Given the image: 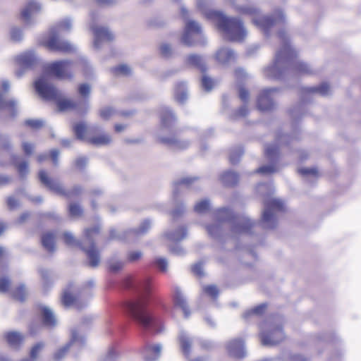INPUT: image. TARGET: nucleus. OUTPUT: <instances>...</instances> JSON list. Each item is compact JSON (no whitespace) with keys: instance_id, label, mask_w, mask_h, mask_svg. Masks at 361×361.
<instances>
[{"instance_id":"nucleus-1","label":"nucleus","mask_w":361,"mask_h":361,"mask_svg":"<svg viewBox=\"0 0 361 361\" xmlns=\"http://www.w3.org/2000/svg\"><path fill=\"white\" fill-rule=\"evenodd\" d=\"M121 286L126 290H132L137 295L136 298L124 302L123 306L126 314L144 328L152 325L155 318L148 310L153 290L152 279L137 281L133 276L128 275L121 281Z\"/></svg>"},{"instance_id":"nucleus-2","label":"nucleus","mask_w":361,"mask_h":361,"mask_svg":"<svg viewBox=\"0 0 361 361\" xmlns=\"http://www.w3.org/2000/svg\"><path fill=\"white\" fill-rule=\"evenodd\" d=\"M279 37L282 46L276 53L273 63L264 69L265 76L269 79H279L289 67L297 74H310L312 71L307 64L294 61L297 52L291 47L286 32H279Z\"/></svg>"},{"instance_id":"nucleus-3","label":"nucleus","mask_w":361,"mask_h":361,"mask_svg":"<svg viewBox=\"0 0 361 361\" xmlns=\"http://www.w3.org/2000/svg\"><path fill=\"white\" fill-rule=\"evenodd\" d=\"M206 16L230 41H242L245 37L246 31L240 19L227 17L216 11H209Z\"/></svg>"},{"instance_id":"nucleus-4","label":"nucleus","mask_w":361,"mask_h":361,"mask_svg":"<svg viewBox=\"0 0 361 361\" xmlns=\"http://www.w3.org/2000/svg\"><path fill=\"white\" fill-rule=\"evenodd\" d=\"M35 89L43 99L56 102L59 111L77 109V103L71 99L63 98L61 91L49 84L44 77L39 78L35 82Z\"/></svg>"},{"instance_id":"nucleus-5","label":"nucleus","mask_w":361,"mask_h":361,"mask_svg":"<svg viewBox=\"0 0 361 361\" xmlns=\"http://www.w3.org/2000/svg\"><path fill=\"white\" fill-rule=\"evenodd\" d=\"M100 232L101 227L98 224L85 228L83 231L84 241L89 243L90 245L87 247L82 243H78L89 260V265L92 267H97L100 262L99 250L94 242V239L100 234Z\"/></svg>"},{"instance_id":"nucleus-6","label":"nucleus","mask_w":361,"mask_h":361,"mask_svg":"<svg viewBox=\"0 0 361 361\" xmlns=\"http://www.w3.org/2000/svg\"><path fill=\"white\" fill-rule=\"evenodd\" d=\"M218 217L220 222L229 221L231 223V231L235 234L250 233L255 223L245 217H238L234 215L228 208L218 209Z\"/></svg>"},{"instance_id":"nucleus-7","label":"nucleus","mask_w":361,"mask_h":361,"mask_svg":"<svg viewBox=\"0 0 361 361\" xmlns=\"http://www.w3.org/2000/svg\"><path fill=\"white\" fill-rule=\"evenodd\" d=\"M264 211L262 216V221L267 224L269 228H274L276 226L275 214L277 212H284L283 202L277 199H269L264 202Z\"/></svg>"},{"instance_id":"nucleus-8","label":"nucleus","mask_w":361,"mask_h":361,"mask_svg":"<svg viewBox=\"0 0 361 361\" xmlns=\"http://www.w3.org/2000/svg\"><path fill=\"white\" fill-rule=\"evenodd\" d=\"M45 71L59 79L71 80L73 77V62L69 60H60L48 63Z\"/></svg>"},{"instance_id":"nucleus-9","label":"nucleus","mask_w":361,"mask_h":361,"mask_svg":"<svg viewBox=\"0 0 361 361\" xmlns=\"http://www.w3.org/2000/svg\"><path fill=\"white\" fill-rule=\"evenodd\" d=\"M277 91L276 88L263 90L257 97V109L261 111H268L274 109V93Z\"/></svg>"},{"instance_id":"nucleus-10","label":"nucleus","mask_w":361,"mask_h":361,"mask_svg":"<svg viewBox=\"0 0 361 361\" xmlns=\"http://www.w3.org/2000/svg\"><path fill=\"white\" fill-rule=\"evenodd\" d=\"M44 45L52 51L71 53L74 51L73 47L69 42L61 40L56 35L51 36Z\"/></svg>"},{"instance_id":"nucleus-11","label":"nucleus","mask_w":361,"mask_h":361,"mask_svg":"<svg viewBox=\"0 0 361 361\" xmlns=\"http://www.w3.org/2000/svg\"><path fill=\"white\" fill-rule=\"evenodd\" d=\"M196 37H201V27L195 21L188 22L181 39L182 42L187 46H192L195 44Z\"/></svg>"},{"instance_id":"nucleus-12","label":"nucleus","mask_w":361,"mask_h":361,"mask_svg":"<svg viewBox=\"0 0 361 361\" xmlns=\"http://www.w3.org/2000/svg\"><path fill=\"white\" fill-rule=\"evenodd\" d=\"M39 178L40 182L47 188H49L50 190L53 191L54 192L56 193L57 195H62V196H68V193L66 191V190L62 187V185L54 180L53 178H50L46 171H40L39 172Z\"/></svg>"},{"instance_id":"nucleus-13","label":"nucleus","mask_w":361,"mask_h":361,"mask_svg":"<svg viewBox=\"0 0 361 361\" xmlns=\"http://www.w3.org/2000/svg\"><path fill=\"white\" fill-rule=\"evenodd\" d=\"M285 338L281 327H276L270 331L269 334H262L261 341L263 345H274Z\"/></svg>"},{"instance_id":"nucleus-14","label":"nucleus","mask_w":361,"mask_h":361,"mask_svg":"<svg viewBox=\"0 0 361 361\" xmlns=\"http://www.w3.org/2000/svg\"><path fill=\"white\" fill-rule=\"evenodd\" d=\"M94 36V44L98 46L102 42H111L114 39V35L106 27L94 25L91 27Z\"/></svg>"},{"instance_id":"nucleus-15","label":"nucleus","mask_w":361,"mask_h":361,"mask_svg":"<svg viewBox=\"0 0 361 361\" xmlns=\"http://www.w3.org/2000/svg\"><path fill=\"white\" fill-rule=\"evenodd\" d=\"M228 349L233 357L242 358L245 355L244 341L241 338H235L229 342Z\"/></svg>"},{"instance_id":"nucleus-16","label":"nucleus","mask_w":361,"mask_h":361,"mask_svg":"<svg viewBox=\"0 0 361 361\" xmlns=\"http://www.w3.org/2000/svg\"><path fill=\"white\" fill-rule=\"evenodd\" d=\"M173 302L174 307L181 309L185 317L190 314V309L188 303L178 288H175L173 291Z\"/></svg>"},{"instance_id":"nucleus-17","label":"nucleus","mask_w":361,"mask_h":361,"mask_svg":"<svg viewBox=\"0 0 361 361\" xmlns=\"http://www.w3.org/2000/svg\"><path fill=\"white\" fill-rule=\"evenodd\" d=\"M178 341L182 353L186 358H189L192 353V338L184 332H181L178 337Z\"/></svg>"},{"instance_id":"nucleus-18","label":"nucleus","mask_w":361,"mask_h":361,"mask_svg":"<svg viewBox=\"0 0 361 361\" xmlns=\"http://www.w3.org/2000/svg\"><path fill=\"white\" fill-rule=\"evenodd\" d=\"M253 23L259 27L265 34L276 24V20L271 16H260L252 20Z\"/></svg>"},{"instance_id":"nucleus-19","label":"nucleus","mask_w":361,"mask_h":361,"mask_svg":"<svg viewBox=\"0 0 361 361\" xmlns=\"http://www.w3.org/2000/svg\"><path fill=\"white\" fill-rule=\"evenodd\" d=\"M161 353L159 345H146L142 350V354L145 361H155Z\"/></svg>"},{"instance_id":"nucleus-20","label":"nucleus","mask_w":361,"mask_h":361,"mask_svg":"<svg viewBox=\"0 0 361 361\" xmlns=\"http://www.w3.org/2000/svg\"><path fill=\"white\" fill-rule=\"evenodd\" d=\"M4 337L10 347L16 349L20 348L24 340V336L17 331L6 332Z\"/></svg>"},{"instance_id":"nucleus-21","label":"nucleus","mask_w":361,"mask_h":361,"mask_svg":"<svg viewBox=\"0 0 361 361\" xmlns=\"http://www.w3.org/2000/svg\"><path fill=\"white\" fill-rule=\"evenodd\" d=\"M161 126L163 128H170L174 126L176 122V117L172 111L164 109L159 114Z\"/></svg>"},{"instance_id":"nucleus-22","label":"nucleus","mask_w":361,"mask_h":361,"mask_svg":"<svg viewBox=\"0 0 361 361\" xmlns=\"http://www.w3.org/2000/svg\"><path fill=\"white\" fill-rule=\"evenodd\" d=\"M87 142L94 146H104L111 142V137L107 133H100L92 135Z\"/></svg>"},{"instance_id":"nucleus-23","label":"nucleus","mask_w":361,"mask_h":361,"mask_svg":"<svg viewBox=\"0 0 361 361\" xmlns=\"http://www.w3.org/2000/svg\"><path fill=\"white\" fill-rule=\"evenodd\" d=\"M39 310L43 325L48 327H54L56 324V320L51 310L46 307H42Z\"/></svg>"},{"instance_id":"nucleus-24","label":"nucleus","mask_w":361,"mask_h":361,"mask_svg":"<svg viewBox=\"0 0 361 361\" xmlns=\"http://www.w3.org/2000/svg\"><path fill=\"white\" fill-rule=\"evenodd\" d=\"M56 235L53 232L44 233L41 237L42 246L49 252H53L55 249Z\"/></svg>"},{"instance_id":"nucleus-25","label":"nucleus","mask_w":361,"mask_h":361,"mask_svg":"<svg viewBox=\"0 0 361 361\" xmlns=\"http://www.w3.org/2000/svg\"><path fill=\"white\" fill-rule=\"evenodd\" d=\"M186 62L188 66L198 68L202 73L206 72L207 68L200 56L191 54L187 57Z\"/></svg>"},{"instance_id":"nucleus-26","label":"nucleus","mask_w":361,"mask_h":361,"mask_svg":"<svg viewBox=\"0 0 361 361\" xmlns=\"http://www.w3.org/2000/svg\"><path fill=\"white\" fill-rule=\"evenodd\" d=\"M18 63L25 68L33 66L36 62V58L32 52H26L17 57Z\"/></svg>"},{"instance_id":"nucleus-27","label":"nucleus","mask_w":361,"mask_h":361,"mask_svg":"<svg viewBox=\"0 0 361 361\" xmlns=\"http://www.w3.org/2000/svg\"><path fill=\"white\" fill-rule=\"evenodd\" d=\"M221 180L226 186L231 187L237 184L239 176L233 171H226L221 175Z\"/></svg>"},{"instance_id":"nucleus-28","label":"nucleus","mask_w":361,"mask_h":361,"mask_svg":"<svg viewBox=\"0 0 361 361\" xmlns=\"http://www.w3.org/2000/svg\"><path fill=\"white\" fill-rule=\"evenodd\" d=\"M61 301L62 305L66 307L71 306L78 305V298L74 295L68 290H66L63 292Z\"/></svg>"},{"instance_id":"nucleus-29","label":"nucleus","mask_w":361,"mask_h":361,"mask_svg":"<svg viewBox=\"0 0 361 361\" xmlns=\"http://www.w3.org/2000/svg\"><path fill=\"white\" fill-rule=\"evenodd\" d=\"M39 6L35 2H30L22 11L20 17L24 21H29L32 13L39 11Z\"/></svg>"},{"instance_id":"nucleus-30","label":"nucleus","mask_w":361,"mask_h":361,"mask_svg":"<svg viewBox=\"0 0 361 361\" xmlns=\"http://www.w3.org/2000/svg\"><path fill=\"white\" fill-rule=\"evenodd\" d=\"M175 99L181 104L187 99V89L184 82H178L176 85Z\"/></svg>"},{"instance_id":"nucleus-31","label":"nucleus","mask_w":361,"mask_h":361,"mask_svg":"<svg viewBox=\"0 0 361 361\" xmlns=\"http://www.w3.org/2000/svg\"><path fill=\"white\" fill-rule=\"evenodd\" d=\"M264 156L271 161H276L279 157V147L277 145H268L264 150Z\"/></svg>"},{"instance_id":"nucleus-32","label":"nucleus","mask_w":361,"mask_h":361,"mask_svg":"<svg viewBox=\"0 0 361 361\" xmlns=\"http://www.w3.org/2000/svg\"><path fill=\"white\" fill-rule=\"evenodd\" d=\"M216 56L219 61L226 63L234 59V53L229 49L221 48L217 51Z\"/></svg>"},{"instance_id":"nucleus-33","label":"nucleus","mask_w":361,"mask_h":361,"mask_svg":"<svg viewBox=\"0 0 361 361\" xmlns=\"http://www.w3.org/2000/svg\"><path fill=\"white\" fill-rule=\"evenodd\" d=\"M267 305L265 304L257 305L252 309L245 311L243 313V317L244 319H249L250 317L254 315L261 316L264 314Z\"/></svg>"},{"instance_id":"nucleus-34","label":"nucleus","mask_w":361,"mask_h":361,"mask_svg":"<svg viewBox=\"0 0 361 361\" xmlns=\"http://www.w3.org/2000/svg\"><path fill=\"white\" fill-rule=\"evenodd\" d=\"M305 91L308 93H319L322 95H326L329 92V85L327 83H322L317 87H307Z\"/></svg>"},{"instance_id":"nucleus-35","label":"nucleus","mask_w":361,"mask_h":361,"mask_svg":"<svg viewBox=\"0 0 361 361\" xmlns=\"http://www.w3.org/2000/svg\"><path fill=\"white\" fill-rule=\"evenodd\" d=\"M73 131L79 140H84L87 133V126L84 123H78L73 126Z\"/></svg>"},{"instance_id":"nucleus-36","label":"nucleus","mask_w":361,"mask_h":361,"mask_svg":"<svg viewBox=\"0 0 361 361\" xmlns=\"http://www.w3.org/2000/svg\"><path fill=\"white\" fill-rule=\"evenodd\" d=\"M111 71L113 74L115 76H120V75H129L130 74V68L125 64H121L119 66H117L116 67H114L111 69Z\"/></svg>"},{"instance_id":"nucleus-37","label":"nucleus","mask_w":361,"mask_h":361,"mask_svg":"<svg viewBox=\"0 0 361 361\" xmlns=\"http://www.w3.org/2000/svg\"><path fill=\"white\" fill-rule=\"evenodd\" d=\"M26 289L23 285L18 286L12 293V296L15 300L23 302L26 298Z\"/></svg>"},{"instance_id":"nucleus-38","label":"nucleus","mask_w":361,"mask_h":361,"mask_svg":"<svg viewBox=\"0 0 361 361\" xmlns=\"http://www.w3.org/2000/svg\"><path fill=\"white\" fill-rule=\"evenodd\" d=\"M71 347V343H68L66 345L58 349L53 355V359L55 361H60L68 354Z\"/></svg>"},{"instance_id":"nucleus-39","label":"nucleus","mask_w":361,"mask_h":361,"mask_svg":"<svg viewBox=\"0 0 361 361\" xmlns=\"http://www.w3.org/2000/svg\"><path fill=\"white\" fill-rule=\"evenodd\" d=\"M44 344L42 342H39V343H37L36 344H35L31 348L30 351V359L32 360H36L38 357L40 352L44 348Z\"/></svg>"},{"instance_id":"nucleus-40","label":"nucleus","mask_w":361,"mask_h":361,"mask_svg":"<svg viewBox=\"0 0 361 361\" xmlns=\"http://www.w3.org/2000/svg\"><path fill=\"white\" fill-rule=\"evenodd\" d=\"M160 142L169 146L176 147L180 149L181 147L180 142L175 137H164L160 138Z\"/></svg>"},{"instance_id":"nucleus-41","label":"nucleus","mask_w":361,"mask_h":361,"mask_svg":"<svg viewBox=\"0 0 361 361\" xmlns=\"http://www.w3.org/2000/svg\"><path fill=\"white\" fill-rule=\"evenodd\" d=\"M210 208V204L208 200H204L197 202L195 206V211L197 213L202 214L207 212Z\"/></svg>"},{"instance_id":"nucleus-42","label":"nucleus","mask_w":361,"mask_h":361,"mask_svg":"<svg viewBox=\"0 0 361 361\" xmlns=\"http://www.w3.org/2000/svg\"><path fill=\"white\" fill-rule=\"evenodd\" d=\"M277 171L276 167L275 165H268V166H263L259 168H258L256 170L257 173L264 174V175H269L275 173Z\"/></svg>"},{"instance_id":"nucleus-43","label":"nucleus","mask_w":361,"mask_h":361,"mask_svg":"<svg viewBox=\"0 0 361 361\" xmlns=\"http://www.w3.org/2000/svg\"><path fill=\"white\" fill-rule=\"evenodd\" d=\"M203 291L207 295L211 296L213 298H216L219 294V290L216 286L209 285L206 286L203 288Z\"/></svg>"},{"instance_id":"nucleus-44","label":"nucleus","mask_w":361,"mask_h":361,"mask_svg":"<svg viewBox=\"0 0 361 361\" xmlns=\"http://www.w3.org/2000/svg\"><path fill=\"white\" fill-rule=\"evenodd\" d=\"M6 108L14 111L16 109V102L13 100L4 101L3 95L0 94V109Z\"/></svg>"},{"instance_id":"nucleus-45","label":"nucleus","mask_w":361,"mask_h":361,"mask_svg":"<svg viewBox=\"0 0 361 361\" xmlns=\"http://www.w3.org/2000/svg\"><path fill=\"white\" fill-rule=\"evenodd\" d=\"M214 85V81L207 75H203L202 78V86L207 90L209 91L212 89Z\"/></svg>"},{"instance_id":"nucleus-46","label":"nucleus","mask_w":361,"mask_h":361,"mask_svg":"<svg viewBox=\"0 0 361 361\" xmlns=\"http://www.w3.org/2000/svg\"><path fill=\"white\" fill-rule=\"evenodd\" d=\"M69 213L73 216H80L82 214V209L78 204L72 203L69 206Z\"/></svg>"},{"instance_id":"nucleus-47","label":"nucleus","mask_w":361,"mask_h":361,"mask_svg":"<svg viewBox=\"0 0 361 361\" xmlns=\"http://www.w3.org/2000/svg\"><path fill=\"white\" fill-rule=\"evenodd\" d=\"M17 171L19 173V175L24 178L28 173V164L27 161H23L19 163L17 166Z\"/></svg>"},{"instance_id":"nucleus-48","label":"nucleus","mask_w":361,"mask_h":361,"mask_svg":"<svg viewBox=\"0 0 361 361\" xmlns=\"http://www.w3.org/2000/svg\"><path fill=\"white\" fill-rule=\"evenodd\" d=\"M78 91L82 97L87 98L90 93V86L87 83L80 84L78 86Z\"/></svg>"},{"instance_id":"nucleus-49","label":"nucleus","mask_w":361,"mask_h":361,"mask_svg":"<svg viewBox=\"0 0 361 361\" xmlns=\"http://www.w3.org/2000/svg\"><path fill=\"white\" fill-rule=\"evenodd\" d=\"M123 267V263L120 261H110L109 262V270L111 272L116 273Z\"/></svg>"},{"instance_id":"nucleus-50","label":"nucleus","mask_w":361,"mask_h":361,"mask_svg":"<svg viewBox=\"0 0 361 361\" xmlns=\"http://www.w3.org/2000/svg\"><path fill=\"white\" fill-rule=\"evenodd\" d=\"M142 254L140 251H131L128 252L126 260L128 262H134L141 259Z\"/></svg>"},{"instance_id":"nucleus-51","label":"nucleus","mask_w":361,"mask_h":361,"mask_svg":"<svg viewBox=\"0 0 361 361\" xmlns=\"http://www.w3.org/2000/svg\"><path fill=\"white\" fill-rule=\"evenodd\" d=\"M25 125L32 129H39L43 126V122L39 120L28 119L25 121Z\"/></svg>"},{"instance_id":"nucleus-52","label":"nucleus","mask_w":361,"mask_h":361,"mask_svg":"<svg viewBox=\"0 0 361 361\" xmlns=\"http://www.w3.org/2000/svg\"><path fill=\"white\" fill-rule=\"evenodd\" d=\"M11 286V281L7 277H2L0 279V292L6 293L9 290Z\"/></svg>"},{"instance_id":"nucleus-53","label":"nucleus","mask_w":361,"mask_h":361,"mask_svg":"<svg viewBox=\"0 0 361 361\" xmlns=\"http://www.w3.org/2000/svg\"><path fill=\"white\" fill-rule=\"evenodd\" d=\"M187 235V228L185 226L180 227L175 233L173 234V238L176 240H183Z\"/></svg>"},{"instance_id":"nucleus-54","label":"nucleus","mask_w":361,"mask_h":361,"mask_svg":"<svg viewBox=\"0 0 361 361\" xmlns=\"http://www.w3.org/2000/svg\"><path fill=\"white\" fill-rule=\"evenodd\" d=\"M298 172L303 176H318L319 172L316 168H302L298 170Z\"/></svg>"},{"instance_id":"nucleus-55","label":"nucleus","mask_w":361,"mask_h":361,"mask_svg":"<svg viewBox=\"0 0 361 361\" xmlns=\"http://www.w3.org/2000/svg\"><path fill=\"white\" fill-rule=\"evenodd\" d=\"M160 54L164 58H168L172 54V49L168 44H163L160 47Z\"/></svg>"},{"instance_id":"nucleus-56","label":"nucleus","mask_w":361,"mask_h":361,"mask_svg":"<svg viewBox=\"0 0 361 361\" xmlns=\"http://www.w3.org/2000/svg\"><path fill=\"white\" fill-rule=\"evenodd\" d=\"M243 154V149H239L238 152H233L229 155V161L232 164H235L240 160V157Z\"/></svg>"},{"instance_id":"nucleus-57","label":"nucleus","mask_w":361,"mask_h":361,"mask_svg":"<svg viewBox=\"0 0 361 361\" xmlns=\"http://www.w3.org/2000/svg\"><path fill=\"white\" fill-rule=\"evenodd\" d=\"M114 114V111L110 107L104 108L100 110L99 116L104 120H108Z\"/></svg>"},{"instance_id":"nucleus-58","label":"nucleus","mask_w":361,"mask_h":361,"mask_svg":"<svg viewBox=\"0 0 361 361\" xmlns=\"http://www.w3.org/2000/svg\"><path fill=\"white\" fill-rule=\"evenodd\" d=\"M154 264L159 267L160 271L165 272L167 270V262L164 258H157L154 261Z\"/></svg>"},{"instance_id":"nucleus-59","label":"nucleus","mask_w":361,"mask_h":361,"mask_svg":"<svg viewBox=\"0 0 361 361\" xmlns=\"http://www.w3.org/2000/svg\"><path fill=\"white\" fill-rule=\"evenodd\" d=\"M64 243L68 245H73L76 244L75 238L69 233H64L63 235Z\"/></svg>"},{"instance_id":"nucleus-60","label":"nucleus","mask_w":361,"mask_h":361,"mask_svg":"<svg viewBox=\"0 0 361 361\" xmlns=\"http://www.w3.org/2000/svg\"><path fill=\"white\" fill-rule=\"evenodd\" d=\"M192 271L197 276L202 277L203 276L202 264L201 263L194 264L192 267Z\"/></svg>"},{"instance_id":"nucleus-61","label":"nucleus","mask_w":361,"mask_h":361,"mask_svg":"<svg viewBox=\"0 0 361 361\" xmlns=\"http://www.w3.org/2000/svg\"><path fill=\"white\" fill-rule=\"evenodd\" d=\"M6 204L8 209L13 210L18 206V201L15 197L10 196L6 200Z\"/></svg>"},{"instance_id":"nucleus-62","label":"nucleus","mask_w":361,"mask_h":361,"mask_svg":"<svg viewBox=\"0 0 361 361\" xmlns=\"http://www.w3.org/2000/svg\"><path fill=\"white\" fill-rule=\"evenodd\" d=\"M22 147L26 155L32 154L34 149V146L32 144L29 142H23Z\"/></svg>"},{"instance_id":"nucleus-63","label":"nucleus","mask_w":361,"mask_h":361,"mask_svg":"<svg viewBox=\"0 0 361 361\" xmlns=\"http://www.w3.org/2000/svg\"><path fill=\"white\" fill-rule=\"evenodd\" d=\"M240 12L243 14L254 15L257 11L256 8L252 7H242L240 8Z\"/></svg>"},{"instance_id":"nucleus-64","label":"nucleus","mask_w":361,"mask_h":361,"mask_svg":"<svg viewBox=\"0 0 361 361\" xmlns=\"http://www.w3.org/2000/svg\"><path fill=\"white\" fill-rule=\"evenodd\" d=\"M249 110L246 106H243L238 109L235 113L237 117H244L248 114Z\"/></svg>"}]
</instances>
